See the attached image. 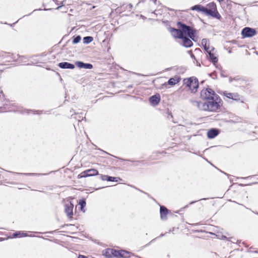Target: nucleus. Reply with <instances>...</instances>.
<instances>
[{"mask_svg": "<svg viewBox=\"0 0 258 258\" xmlns=\"http://www.w3.org/2000/svg\"><path fill=\"white\" fill-rule=\"evenodd\" d=\"M178 29H171L170 32L172 35L177 38L182 39V45L185 47H189L192 45V39L196 41L197 31L181 23H178Z\"/></svg>", "mask_w": 258, "mask_h": 258, "instance_id": "obj_1", "label": "nucleus"}, {"mask_svg": "<svg viewBox=\"0 0 258 258\" xmlns=\"http://www.w3.org/2000/svg\"><path fill=\"white\" fill-rule=\"evenodd\" d=\"M197 106L204 111H216L220 107V99L218 96L214 99L208 100L205 102H196Z\"/></svg>", "mask_w": 258, "mask_h": 258, "instance_id": "obj_2", "label": "nucleus"}, {"mask_svg": "<svg viewBox=\"0 0 258 258\" xmlns=\"http://www.w3.org/2000/svg\"><path fill=\"white\" fill-rule=\"evenodd\" d=\"M103 254L108 258L122 257L128 258L130 256V253L123 250H116L113 248H107L103 252Z\"/></svg>", "mask_w": 258, "mask_h": 258, "instance_id": "obj_3", "label": "nucleus"}, {"mask_svg": "<svg viewBox=\"0 0 258 258\" xmlns=\"http://www.w3.org/2000/svg\"><path fill=\"white\" fill-rule=\"evenodd\" d=\"M183 83L192 92H196L199 87L198 79L195 77L184 79Z\"/></svg>", "mask_w": 258, "mask_h": 258, "instance_id": "obj_4", "label": "nucleus"}, {"mask_svg": "<svg viewBox=\"0 0 258 258\" xmlns=\"http://www.w3.org/2000/svg\"><path fill=\"white\" fill-rule=\"evenodd\" d=\"M209 9L206 8L204 13L210 15L214 18L220 19V15L217 11L216 6L215 3H211L208 5Z\"/></svg>", "mask_w": 258, "mask_h": 258, "instance_id": "obj_5", "label": "nucleus"}, {"mask_svg": "<svg viewBox=\"0 0 258 258\" xmlns=\"http://www.w3.org/2000/svg\"><path fill=\"white\" fill-rule=\"evenodd\" d=\"M216 96L217 95L215 94V92L209 88L204 89L201 92V98L206 101L208 100L214 99Z\"/></svg>", "mask_w": 258, "mask_h": 258, "instance_id": "obj_6", "label": "nucleus"}, {"mask_svg": "<svg viewBox=\"0 0 258 258\" xmlns=\"http://www.w3.org/2000/svg\"><path fill=\"white\" fill-rule=\"evenodd\" d=\"M74 205L70 201L67 200L64 204V212L69 219L72 220L73 218Z\"/></svg>", "mask_w": 258, "mask_h": 258, "instance_id": "obj_7", "label": "nucleus"}, {"mask_svg": "<svg viewBox=\"0 0 258 258\" xmlns=\"http://www.w3.org/2000/svg\"><path fill=\"white\" fill-rule=\"evenodd\" d=\"M241 34L243 37H250L256 34V31L254 29L245 27L242 29Z\"/></svg>", "mask_w": 258, "mask_h": 258, "instance_id": "obj_8", "label": "nucleus"}, {"mask_svg": "<svg viewBox=\"0 0 258 258\" xmlns=\"http://www.w3.org/2000/svg\"><path fill=\"white\" fill-rule=\"evenodd\" d=\"M168 210L164 206H162L160 208V217L162 219L165 220L168 214Z\"/></svg>", "mask_w": 258, "mask_h": 258, "instance_id": "obj_9", "label": "nucleus"}, {"mask_svg": "<svg viewBox=\"0 0 258 258\" xmlns=\"http://www.w3.org/2000/svg\"><path fill=\"white\" fill-rule=\"evenodd\" d=\"M224 95L229 98L232 99L234 100H239V96L237 93H229L226 91H225L223 93Z\"/></svg>", "mask_w": 258, "mask_h": 258, "instance_id": "obj_10", "label": "nucleus"}, {"mask_svg": "<svg viewBox=\"0 0 258 258\" xmlns=\"http://www.w3.org/2000/svg\"><path fill=\"white\" fill-rule=\"evenodd\" d=\"M76 66L79 68H84L86 69H91L93 68V66L90 63H85L82 61H76Z\"/></svg>", "mask_w": 258, "mask_h": 258, "instance_id": "obj_11", "label": "nucleus"}, {"mask_svg": "<svg viewBox=\"0 0 258 258\" xmlns=\"http://www.w3.org/2000/svg\"><path fill=\"white\" fill-rule=\"evenodd\" d=\"M219 134V131L215 128L210 130L207 133L208 137L210 139H213L217 136Z\"/></svg>", "mask_w": 258, "mask_h": 258, "instance_id": "obj_12", "label": "nucleus"}, {"mask_svg": "<svg viewBox=\"0 0 258 258\" xmlns=\"http://www.w3.org/2000/svg\"><path fill=\"white\" fill-rule=\"evenodd\" d=\"M58 66L62 69H74L75 68V66L73 64L68 62H60L58 64Z\"/></svg>", "mask_w": 258, "mask_h": 258, "instance_id": "obj_13", "label": "nucleus"}, {"mask_svg": "<svg viewBox=\"0 0 258 258\" xmlns=\"http://www.w3.org/2000/svg\"><path fill=\"white\" fill-rule=\"evenodd\" d=\"M27 236V234L25 232L22 231H16V232L12 234V236H10V238H21L26 237Z\"/></svg>", "mask_w": 258, "mask_h": 258, "instance_id": "obj_14", "label": "nucleus"}, {"mask_svg": "<svg viewBox=\"0 0 258 258\" xmlns=\"http://www.w3.org/2000/svg\"><path fill=\"white\" fill-rule=\"evenodd\" d=\"M150 102L153 105H157L160 101V98L159 95H155L150 98Z\"/></svg>", "mask_w": 258, "mask_h": 258, "instance_id": "obj_15", "label": "nucleus"}, {"mask_svg": "<svg viewBox=\"0 0 258 258\" xmlns=\"http://www.w3.org/2000/svg\"><path fill=\"white\" fill-rule=\"evenodd\" d=\"M180 81V78L178 77H174L170 78L168 81V84L170 85L173 86L177 84Z\"/></svg>", "mask_w": 258, "mask_h": 258, "instance_id": "obj_16", "label": "nucleus"}, {"mask_svg": "<svg viewBox=\"0 0 258 258\" xmlns=\"http://www.w3.org/2000/svg\"><path fill=\"white\" fill-rule=\"evenodd\" d=\"M214 50H211L210 52H207L209 55L210 59L213 63H216L218 61V58L215 53L213 52Z\"/></svg>", "mask_w": 258, "mask_h": 258, "instance_id": "obj_17", "label": "nucleus"}, {"mask_svg": "<svg viewBox=\"0 0 258 258\" xmlns=\"http://www.w3.org/2000/svg\"><path fill=\"white\" fill-rule=\"evenodd\" d=\"M86 203L84 199L80 200L79 203V209L83 212H85V210L84 208L86 207Z\"/></svg>", "mask_w": 258, "mask_h": 258, "instance_id": "obj_18", "label": "nucleus"}, {"mask_svg": "<svg viewBox=\"0 0 258 258\" xmlns=\"http://www.w3.org/2000/svg\"><path fill=\"white\" fill-rule=\"evenodd\" d=\"M85 172L86 173V176H94L98 174V171L94 169L88 170Z\"/></svg>", "mask_w": 258, "mask_h": 258, "instance_id": "obj_19", "label": "nucleus"}, {"mask_svg": "<svg viewBox=\"0 0 258 258\" xmlns=\"http://www.w3.org/2000/svg\"><path fill=\"white\" fill-rule=\"evenodd\" d=\"M191 10L197 11L198 12H203L204 13V11L206 10V8L201 5H196L191 7Z\"/></svg>", "mask_w": 258, "mask_h": 258, "instance_id": "obj_20", "label": "nucleus"}, {"mask_svg": "<svg viewBox=\"0 0 258 258\" xmlns=\"http://www.w3.org/2000/svg\"><path fill=\"white\" fill-rule=\"evenodd\" d=\"M93 37L91 36L85 37L83 39L84 43L86 44H88L91 42L93 41Z\"/></svg>", "mask_w": 258, "mask_h": 258, "instance_id": "obj_21", "label": "nucleus"}, {"mask_svg": "<svg viewBox=\"0 0 258 258\" xmlns=\"http://www.w3.org/2000/svg\"><path fill=\"white\" fill-rule=\"evenodd\" d=\"M203 47L207 52H210L211 50H214V48L210 46L209 44L204 45Z\"/></svg>", "mask_w": 258, "mask_h": 258, "instance_id": "obj_22", "label": "nucleus"}, {"mask_svg": "<svg viewBox=\"0 0 258 258\" xmlns=\"http://www.w3.org/2000/svg\"><path fill=\"white\" fill-rule=\"evenodd\" d=\"M81 39V36H78L76 37L75 38H74V39H73V42L74 44H76V43L79 42L80 41Z\"/></svg>", "mask_w": 258, "mask_h": 258, "instance_id": "obj_23", "label": "nucleus"}, {"mask_svg": "<svg viewBox=\"0 0 258 258\" xmlns=\"http://www.w3.org/2000/svg\"><path fill=\"white\" fill-rule=\"evenodd\" d=\"M201 43L203 46L207 44H209V40L207 39H203Z\"/></svg>", "mask_w": 258, "mask_h": 258, "instance_id": "obj_24", "label": "nucleus"}, {"mask_svg": "<svg viewBox=\"0 0 258 258\" xmlns=\"http://www.w3.org/2000/svg\"><path fill=\"white\" fill-rule=\"evenodd\" d=\"M108 176L105 175H101V178L102 180H108Z\"/></svg>", "mask_w": 258, "mask_h": 258, "instance_id": "obj_25", "label": "nucleus"}, {"mask_svg": "<svg viewBox=\"0 0 258 258\" xmlns=\"http://www.w3.org/2000/svg\"><path fill=\"white\" fill-rule=\"evenodd\" d=\"M115 178L113 177L108 176V181H114Z\"/></svg>", "mask_w": 258, "mask_h": 258, "instance_id": "obj_26", "label": "nucleus"}, {"mask_svg": "<svg viewBox=\"0 0 258 258\" xmlns=\"http://www.w3.org/2000/svg\"><path fill=\"white\" fill-rule=\"evenodd\" d=\"M78 258H87L86 256L84 255H81L80 254L79 256H78Z\"/></svg>", "mask_w": 258, "mask_h": 258, "instance_id": "obj_27", "label": "nucleus"}]
</instances>
